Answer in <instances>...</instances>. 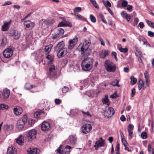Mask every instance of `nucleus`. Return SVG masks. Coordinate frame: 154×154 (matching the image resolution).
<instances>
[{"label": "nucleus", "mask_w": 154, "mask_h": 154, "mask_svg": "<svg viewBox=\"0 0 154 154\" xmlns=\"http://www.w3.org/2000/svg\"><path fill=\"white\" fill-rule=\"evenodd\" d=\"M23 24L24 26L25 29L29 30L32 29L35 26L34 23L32 22L29 20H26L24 22Z\"/></svg>", "instance_id": "nucleus-10"}, {"label": "nucleus", "mask_w": 154, "mask_h": 154, "mask_svg": "<svg viewBox=\"0 0 154 154\" xmlns=\"http://www.w3.org/2000/svg\"><path fill=\"white\" fill-rule=\"evenodd\" d=\"M120 145L119 144H117L115 149L116 154H120L119 153Z\"/></svg>", "instance_id": "nucleus-40"}, {"label": "nucleus", "mask_w": 154, "mask_h": 154, "mask_svg": "<svg viewBox=\"0 0 154 154\" xmlns=\"http://www.w3.org/2000/svg\"><path fill=\"white\" fill-rule=\"evenodd\" d=\"M16 142L20 145H23L24 144V137L23 135H20L16 140Z\"/></svg>", "instance_id": "nucleus-21"}, {"label": "nucleus", "mask_w": 154, "mask_h": 154, "mask_svg": "<svg viewBox=\"0 0 154 154\" xmlns=\"http://www.w3.org/2000/svg\"><path fill=\"white\" fill-rule=\"evenodd\" d=\"M91 1L95 7L96 8H99L98 5L95 0H91Z\"/></svg>", "instance_id": "nucleus-45"}, {"label": "nucleus", "mask_w": 154, "mask_h": 154, "mask_svg": "<svg viewBox=\"0 0 154 154\" xmlns=\"http://www.w3.org/2000/svg\"><path fill=\"white\" fill-rule=\"evenodd\" d=\"M148 35L151 37H153L154 36V32L149 31L148 32Z\"/></svg>", "instance_id": "nucleus-52"}, {"label": "nucleus", "mask_w": 154, "mask_h": 154, "mask_svg": "<svg viewBox=\"0 0 154 154\" xmlns=\"http://www.w3.org/2000/svg\"><path fill=\"white\" fill-rule=\"evenodd\" d=\"M90 45V42L89 41H86L82 45H80L79 46V48L80 47V50L81 54H84V57H86L89 55L90 54V49L89 48Z\"/></svg>", "instance_id": "nucleus-2"}, {"label": "nucleus", "mask_w": 154, "mask_h": 154, "mask_svg": "<svg viewBox=\"0 0 154 154\" xmlns=\"http://www.w3.org/2000/svg\"><path fill=\"white\" fill-rule=\"evenodd\" d=\"M64 26H68L69 27H71L72 26V24L69 21H64Z\"/></svg>", "instance_id": "nucleus-42"}, {"label": "nucleus", "mask_w": 154, "mask_h": 154, "mask_svg": "<svg viewBox=\"0 0 154 154\" xmlns=\"http://www.w3.org/2000/svg\"><path fill=\"white\" fill-rule=\"evenodd\" d=\"M143 85V82L142 80L140 79L139 82L138 88L139 90H140L142 88Z\"/></svg>", "instance_id": "nucleus-39"}, {"label": "nucleus", "mask_w": 154, "mask_h": 154, "mask_svg": "<svg viewBox=\"0 0 154 154\" xmlns=\"http://www.w3.org/2000/svg\"><path fill=\"white\" fill-rule=\"evenodd\" d=\"M27 116L26 115H24L22 119H19L17 122V127L19 130H21L24 128L25 122L27 121Z\"/></svg>", "instance_id": "nucleus-5"}, {"label": "nucleus", "mask_w": 154, "mask_h": 154, "mask_svg": "<svg viewBox=\"0 0 154 154\" xmlns=\"http://www.w3.org/2000/svg\"><path fill=\"white\" fill-rule=\"evenodd\" d=\"M108 51L105 49H103L100 53V56L101 58H105L108 54Z\"/></svg>", "instance_id": "nucleus-26"}, {"label": "nucleus", "mask_w": 154, "mask_h": 154, "mask_svg": "<svg viewBox=\"0 0 154 154\" xmlns=\"http://www.w3.org/2000/svg\"><path fill=\"white\" fill-rule=\"evenodd\" d=\"M78 41V38L75 37L73 39H70L69 41V45L68 46V48L69 49H72L76 44Z\"/></svg>", "instance_id": "nucleus-12"}, {"label": "nucleus", "mask_w": 154, "mask_h": 154, "mask_svg": "<svg viewBox=\"0 0 154 154\" xmlns=\"http://www.w3.org/2000/svg\"><path fill=\"white\" fill-rule=\"evenodd\" d=\"M134 127V126L133 125L129 124L128 127V130L129 133V135L130 137L131 138L133 137V129Z\"/></svg>", "instance_id": "nucleus-23"}, {"label": "nucleus", "mask_w": 154, "mask_h": 154, "mask_svg": "<svg viewBox=\"0 0 154 154\" xmlns=\"http://www.w3.org/2000/svg\"><path fill=\"white\" fill-rule=\"evenodd\" d=\"M90 18L91 21L93 23H95L96 21V19L92 15H90Z\"/></svg>", "instance_id": "nucleus-48"}, {"label": "nucleus", "mask_w": 154, "mask_h": 154, "mask_svg": "<svg viewBox=\"0 0 154 154\" xmlns=\"http://www.w3.org/2000/svg\"><path fill=\"white\" fill-rule=\"evenodd\" d=\"M71 148V147L69 146L63 148V145H61L57 150L56 154H69Z\"/></svg>", "instance_id": "nucleus-4"}, {"label": "nucleus", "mask_w": 154, "mask_h": 154, "mask_svg": "<svg viewBox=\"0 0 154 154\" xmlns=\"http://www.w3.org/2000/svg\"><path fill=\"white\" fill-rule=\"evenodd\" d=\"M93 60L90 57H87L83 60L82 63V67L83 70L85 71H89L91 69Z\"/></svg>", "instance_id": "nucleus-1"}, {"label": "nucleus", "mask_w": 154, "mask_h": 154, "mask_svg": "<svg viewBox=\"0 0 154 154\" xmlns=\"http://www.w3.org/2000/svg\"><path fill=\"white\" fill-rule=\"evenodd\" d=\"M106 4H107L106 5V4H104L105 5L106 7H107V5H108L109 7H111V4L109 1H108V0L106 1Z\"/></svg>", "instance_id": "nucleus-60"}, {"label": "nucleus", "mask_w": 154, "mask_h": 154, "mask_svg": "<svg viewBox=\"0 0 154 154\" xmlns=\"http://www.w3.org/2000/svg\"><path fill=\"white\" fill-rule=\"evenodd\" d=\"M40 150L38 151V149L36 148L32 147L27 150V154H37L39 152Z\"/></svg>", "instance_id": "nucleus-18"}, {"label": "nucleus", "mask_w": 154, "mask_h": 154, "mask_svg": "<svg viewBox=\"0 0 154 154\" xmlns=\"http://www.w3.org/2000/svg\"><path fill=\"white\" fill-rule=\"evenodd\" d=\"M72 15H73V13H72ZM74 15L75 16V17L78 20L82 21H85L86 19L85 18L83 17L80 14H74Z\"/></svg>", "instance_id": "nucleus-31"}, {"label": "nucleus", "mask_w": 154, "mask_h": 154, "mask_svg": "<svg viewBox=\"0 0 154 154\" xmlns=\"http://www.w3.org/2000/svg\"><path fill=\"white\" fill-rule=\"evenodd\" d=\"M83 115V116L85 117H88L91 118V115L90 114L89 112L87 111L86 112L84 111H81Z\"/></svg>", "instance_id": "nucleus-35"}, {"label": "nucleus", "mask_w": 154, "mask_h": 154, "mask_svg": "<svg viewBox=\"0 0 154 154\" xmlns=\"http://www.w3.org/2000/svg\"><path fill=\"white\" fill-rule=\"evenodd\" d=\"M8 106L3 104H1L0 105V110L3 109H8Z\"/></svg>", "instance_id": "nucleus-47"}, {"label": "nucleus", "mask_w": 154, "mask_h": 154, "mask_svg": "<svg viewBox=\"0 0 154 154\" xmlns=\"http://www.w3.org/2000/svg\"><path fill=\"white\" fill-rule=\"evenodd\" d=\"M142 57H137V60L140 63H143V62L142 59Z\"/></svg>", "instance_id": "nucleus-61"}, {"label": "nucleus", "mask_w": 154, "mask_h": 154, "mask_svg": "<svg viewBox=\"0 0 154 154\" xmlns=\"http://www.w3.org/2000/svg\"><path fill=\"white\" fill-rule=\"evenodd\" d=\"M117 97V95L116 94H113L111 95L110 96V97L112 98H115Z\"/></svg>", "instance_id": "nucleus-62"}, {"label": "nucleus", "mask_w": 154, "mask_h": 154, "mask_svg": "<svg viewBox=\"0 0 154 154\" xmlns=\"http://www.w3.org/2000/svg\"><path fill=\"white\" fill-rule=\"evenodd\" d=\"M11 21L8 23H6L2 26V30L3 31H6L8 30L9 29V24L11 23Z\"/></svg>", "instance_id": "nucleus-29"}, {"label": "nucleus", "mask_w": 154, "mask_h": 154, "mask_svg": "<svg viewBox=\"0 0 154 154\" xmlns=\"http://www.w3.org/2000/svg\"><path fill=\"white\" fill-rule=\"evenodd\" d=\"M37 134L36 131L34 129H32L28 132L27 138L29 140L31 141L36 137Z\"/></svg>", "instance_id": "nucleus-8"}, {"label": "nucleus", "mask_w": 154, "mask_h": 154, "mask_svg": "<svg viewBox=\"0 0 154 154\" xmlns=\"http://www.w3.org/2000/svg\"><path fill=\"white\" fill-rule=\"evenodd\" d=\"M22 112V109L20 107L15 108L14 109V113L17 116L21 114Z\"/></svg>", "instance_id": "nucleus-24"}, {"label": "nucleus", "mask_w": 154, "mask_h": 154, "mask_svg": "<svg viewBox=\"0 0 154 154\" xmlns=\"http://www.w3.org/2000/svg\"><path fill=\"white\" fill-rule=\"evenodd\" d=\"M33 88V85L29 83H26L25 85V88L26 90H30Z\"/></svg>", "instance_id": "nucleus-34"}, {"label": "nucleus", "mask_w": 154, "mask_h": 154, "mask_svg": "<svg viewBox=\"0 0 154 154\" xmlns=\"http://www.w3.org/2000/svg\"><path fill=\"white\" fill-rule=\"evenodd\" d=\"M130 79H131V83L132 85H134L137 82V79L133 76L131 77Z\"/></svg>", "instance_id": "nucleus-36"}, {"label": "nucleus", "mask_w": 154, "mask_h": 154, "mask_svg": "<svg viewBox=\"0 0 154 154\" xmlns=\"http://www.w3.org/2000/svg\"><path fill=\"white\" fill-rule=\"evenodd\" d=\"M15 30H12L9 33V35L10 36H14V34Z\"/></svg>", "instance_id": "nucleus-53"}, {"label": "nucleus", "mask_w": 154, "mask_h": 154, "mask_svg": "<svg viewBox=\"0 0 154 154\" xmlns=\"http://www.w3.org/2000/svg\"><path fill=\"white\" fill-rule=\"evenodd\" d=\"M104 66L108 72H114L116 69V65L112 62L108 60L105 61Z\"/></svg>", "instance_id": "nucleus-3"}, {"label": "nucleus", "mask_w": 154, "mask_h": 154, "mask_svg": "<svg viewBox=\"0 0 154 154\" xmlns=\"http://www.w3.org/2000/svg\"><path fill=\"white\" fill-rule=\"evenodd\" d=\"M119 81L116 79H115L114 80L112 81L111 83V85L113 86H117L119 87L120 85H118Z\"/></svg>", "instance_id": "nucleus-37"}, {"label": "nucleus", "mask_w": 154, "mask_h": 154, "mask_svg": "<svg viewBox=\"0 0 154 154\" xmlns=\"http://www.w3.org/2000/svg\"><path fill=\"white\" fill-rule=\"evenodd\" d=\"M137 52L138 54H136V55L137 57H143V54L140 51H138Z\"/></svg>", "instance_id": "nucleus-54"}, {"label": "nucleus", "mask_w": 154, "mask_h": 154, "mask_svg": "<svg viewBox=\"0 0 154 154\" xmlns=\"http://www.w3.org/2000/svg\"><path fill=\"white\" fill-rule=\"evenodd\" d=\"M122 16L125 18L128 21H129L131 19V16L130 14H128L125 11H123L121 13Z\"/></svg>", "instance_id": "nucleus-28"}, {"label": "nucleus", "mask_w": 154, "mask_h": 154, "mask_svg": "<svg viewBox=\"0 0 154 154\" xmlns=\"http://www.w3.org/2000/svg\"><path fill=\"white\" fill-rule=\"evenodd\" d=\"M14 128V126L12 125H6L4 126L3 129L4 131H6L8 130L11 131L13 130Z\"/></svg>", "instance_id": "nucleus-27"}, {"label": "nucleus", "mask_w": 154, "mask_h": 154, "mask_svg": "<svg viewBox=\"0 0 154 154\" xmlns=\"http://www.w3.org/2000/svg\"><path fill=\"white\" fill-rule=\"evenodd\" d=\"M101 101L103 104L107 106H109L110 104L108 99V96L107 94L105 95L104 97L102 99Z\"/></svg>", "instance_id": "nucleus-22"}, {"label": "nucleus", "mask_w": 154, "mask_h": 154, "mask_svg": "<svg viewBox=\"0 0 154 154\" xmlns=\"http://www.w3.org/2000/svg\"><path fill=\"white\" fill-rule=\"evenodd\" d=\"M95 143L97 145L98 147L103 146L105 143L104 141L103 140L102 137H100V140L96 141Z\"/></svg>", "instance_id": "nucleus-30"}, {"label": "nucleus", "mask_w": 154, "mask_h": 154, "mask_svg": "<svg viewBox=\"0 0 154 154\" xmlns=\"http://www.w3.org/2000/svg\"><path fill=\"white\" fill-rule=\"evenodd\" d=\"M138 26L140 27V28L142 29L144 26V25L143 23L140 22L139 23Z\"/></svg>", "instance_id": "nucleus-58"}, {"label": "nucleus", "mask_w": 154, "mask_h": 154, "mask_svg": "<svg viewBox=\"0 0 154 154\" xmlns=\"http://www.w3.org/2000/svg\"><path fill=\"white\" fill-rule=\"evenodd\" d=\"M62 91L63 93H66L69 91V88L67 87L64 86L62 88Z\"/></svg>", "instance_id": "nucleus-41"}, {"label": "nucleus", "mask_w": 154, "mask_h": 154, "mask_svg": "<svg viewBox=\"0 0 154 154\" xmlns=\"http://www.w3.org/2000/svg\"><path fill=\"white\" fill-rule=\"evenodd\" d=\"M119 50L120 52L124 53H126L128 51V49L126 48H119Z\"/></svg>", "instance_id": "nucleus-49"}, {"label": "nucleus", "mask_w": 154, "mask_h": 154, "mask_svg": "<svg viewBox=\"0 0 154 154\" xmlns=\"http://www.w3.org/2000/svg\"><path fill=\"white\" fill-rule=\"evenodd\" d=\"M47 59L49 60V61L48 62V63H51L53 61L54 59L53 57L52 56L48 55L46 57Z\"/></svg>", "instance_id": "nucleus-44"}, {"label": "nucleus", "mask_w": 154, "mask_h": 154, "mask_svg": "<svg viewBox=\"0 0 154 154\" xmlns=\"http://www.w3.org/2000/svg\"><path fill=\"white\" fill-rule=\"evenodd\" d=\"M112 56H114V58L116 60V61H117L118 59L116 57V53L115 52H112Z\"/></svg>", "instance_id": "nucleus-55"}, {"label": "nucleus", "mask_w": 154, "mask_h": 154, "mask_svg": "<svg viewBox=\"0 0 154 154\" xmlns=\"http://www.w3.org/2000/svg\"><path fill=\"white\" fill-rule=\"evenodd\" d=\"M13 51V49L12 48H8L4 51L3 55L5 57L9 58L12 55Z\"/></svg>", "instance_id": "nucleus-9"}, {"label": "nucleus", "mask_w": 154, "mask_h": 154, "mask_svg": "<svg viewBox=\"0 0 154 154\" xmlns=\"http://www.w3.org/2000/svg\"><path fill=\"white\" fill-rule=\"evenodd\" d=\"M54 21L53 19H42L40 20L39 23L42 26H45L46 25L48 26L52 24Z\"/></svg>", "instance_id": "nucleus-7"}, {"label": "nucleus", "mask_w": 154, "mask_h": 154, "mask_svg": "<svg viewBox=\"0 0 154 154\" xmlns=\"http://www.w3.org/2000/svg\"><path fill=\"white\" fill-rule=\"evenodd\" d=\"M28 123L29 126H31L35 123V122L33 120L30 119H29Z\"/></svg>", "instance_id": "nucleus-50"}, {"label": "nucleus", "mask_w": 154, "mask_h": 154, "mask_svg": "<svg viewBox=\"0 0 154 154\" xmlns=\"http://www.w3.org/2000/svg\"><path fill=\"white\" fill-rule=\"evenodd\" d=\"M50 125L49 123L47 122H43L41 126V130L43 131H48L50 128Z\"/></svg>", "instance_id": "nucleus-17"}, {"label": "nucleus", "mask_w": 154, "mask_h": 154, "mask_svg": "<svg viewBox=\"0 0 154 154\" xmlns=\"http://www.w3.org/2000/svg\"><path fill=\"white\" fill-rule=\"evenodd\" d=\"M141 137L143 139H146L147 138V136L146 133L145 131L142 132L141 134Z\"/></svg>", "instance_id": "nucleus-43"}, {"label": "nucleus", "mask_w": 154, "mask_h": 154, "mask_svg": "<svg viewBox=\"0 0 154 154\" xmlns=\"http://www.w3.org/2000/svg\"><path fill=\"white\" fill-rule=\"evenodd\" d=\"M14 32V38L15 39H18L20 36V32L19 31L16 30H15V32Z\"/></svg>", "instance_id": "nucleus-32"}, {"label": "nucleus", "mask_w": 154, "mask_h": 154, "mask_svg": "<svg viewBox=\"0 0 154 154\" xmlns=\"http://www.w3.org/2000/svg\"><path fill=\"white\" fill-rule=\"evenodd\" d=\"M39 114L38 112H36L34 113V116L36 118H38L39 117Z\"/></svg>", "instance_id": "nucleus-63"}, {"label": "nucleus", "mask_w": 154, "mask_h": 154, "mask_svg": "<svg viewBox=\"0 0 154 154\" xmlns=\"http://www.w3.org/2000/svg\"><path fill=\"white\" fill-rule=\"evenodd\" d=\"M55 102L57 104H59L61 102V101L59 99H56L55 100Z\"/></svg>", "instance_id": "nucleus-56"}, {"label": "nucleus", "mask_w": 154, "mask_h": 154, "mask_svg": "<svg viewBox=\"0 0 154 154\" xmlns=\"http://www.w3.org/2000/svg\"><path fill=\"white\" fill-rule=\"evenodd\" d=\"M53 45L50 44L46 46L45 48V51L47 53H49L51 50Z\"/></svg>", "instance_id": "nucleus-33"}, {"label": "nucleus", "mask_w": 154, "mask_h": 154, "mask_svg": "<svg viewBox=\"0 0 154 154\" xmlns=\"http://www.w3.org/2000/svg\"><path fill=\"white\" fill-rule=\"evenodd\" d=\"M10 94V90L7 88H5L3 91L2 98L4 100H6L8 98Z\"/></svg>", "instance_id": "nucleus-14"}, {"label": "nucleus", "mask_w": 154, "mask_h": 154, "mask_svg": "<svg viewBox=\"0 0 154 154\" xmlns=\"http://www.w3.org/2000/svg\"><path fill=\"white\" fill-rule=\"evenodd\" d=\"M128 7L127 8V9L128 10L131 11V10L132 8V6L131 5H128Z\"/></svg>", "instance_id": "nucleus-64"}, {"label": "nucleus", "mask_w": 154, "mask_h": 154, "mask_svg": "<svg viewBox=\"0 0 154 154\" xmlns=\"http://www.w3.org/2000/svg\"><path fill=\"white\" fill-rule=\"evenodd\" d=\"M135 93V88H133L131 91V96L133 97H134Z\"/></svg>", "instance_id": "nucleus-59"}, {"label": "nucleus", "mask_w": 154, "mask_h": 154, "mask_svg": "<svg viewBox=\"0 0 154 154\" xmlns=\"http://www.w3.org/2000/svg\"><path fill=\"white\" fill-rule=\"evenodd\" d=\"M146 22L149 26L152 28H154V23L152 22L151 21L148 20H146Z\"/></svg>", "instance_id": "nucleus-38"}, {"label": "nucleus", "mask_w": 154, "mask_h": 154, "mask_svg": "<svg viewBox=\"0 0 154 154\" xmlns=\"http://www.w3.org/2000/svg\"><path fill=\"white\" fill-rule=\"evenodd\" d=\"M128 2L127 1L125 0H123L122 3V6L123 7H126L127 6Z\"/></svg>", "instance_id": "nucleus-46"}, {"label": "nucleus", "mask_w": 154, "mask_h": 154, "mask_svg": "<svg viewBox=\"0 0 154 154\" xmlns=\"http://www.w3.org/2000/svg\"><path fill=\"white\" fill-rule=\"evenodd\" d=\"M64 26V21L60 22L57 26L58 27Z\"/></svg>", "instance_id": "nucleus-57"}, {"label": "nucleus", "mask_w": 154, "mask_h": 154, "mask_svg": "<svg viewBox=\"0 0 154 154\" xmlns=\"http://www.w3.org/2000/svg\"><path fill=\"white\" fill-rule=\"evenodd\" d=\"M64 43L63 41H61L59 42L56 46L54 48V50L56 51H58L63 48H64L65 47L64 46Z\"/></svg>", "instance_id": "nucleus-19"}, {"label": "nucleus", "mask_w": 154, "mask_h": 154, "mask_svg": "<svg viewBox=\"0 0 154 154\" xmlns=\"http://www.w3.org/2000/svg\"><path fill=\"white\" fill-rule=\"evenodd\" d=\"M58 51L57 55L59 58L64 57L67 53V48H63V49Z\"/></svg>", "instance_id": "nucleus-15"}, {"label": "nucleus", "mask_w": 154, "mask_h": 154, "mask_svg": "<svg viewBox=\"0 0 154 154\" xmlns=\"http://www.w3.org/2000/svg\"><path fill=\"white\" fill-rule=\"evenodd\" d=\"M7 154H17V150L13 146H11L8 148Z\"/></svg>", "instance_id": "nucleus-20"}, {"label": "nucleus", "mask_w": 154, "mask_h": 154, "mask_svg": "<svg viewBox=\"0 0 154 154\" xmlns=\"http://www.w3.org/2000/svg\"><path fill=\"white\" fill-rule=\"evenodd\" d=\"M69 140L70 143L72 145H75L77 141L76 137L73 135H71L69 137Z\"/></svg>", "instance_id": "nucleus-25"}, {"label": "nucleus", "mask_w": 154, "mask_h": 154, "mask_svg": "<svg viewBox=\"0 0 154 154\" xmlns=\"http://www.w3.org/2000/svg\"><path fill=\"white\" fill-rule=\"evenodd\" d=\"M64 32V30L63 29L61 28L58 29L57 30V33L54 35L53 36V39H54L57 38L62 36Z\"/></svg>", "instance_id": "nucleus-13"}, {"label": "nucleus", "mask_w": 154, "mask_h": 154, "mask_svg": "<svg viewBox=\"0 0 154 154\" xmlns=\"http://www.w3.org/2000/svg\"><path fill=\"white\" fill-rule=\"evenodd\" d=\"M115 112L113 108L109 106H106L105 110H104V115L105 117L108 118H110L115 114Z\"/></svg>", "instance_id": "nucleus-6"}, {"label": "nucleus", "mask_w": 154, "mask_h": 154, "mask_svg": "<svg viewBox=\"0 0 154 154\" xmlns=\"http://www.w3.org/2000/svg\"><path fill=\"white\" fill-rule=\"evenodd\" d=\"M50 77V78L54 76L57 74V70L55 69V66L52 65L49 69Z\"/></svg>", "instance_id": "nucleus-16"}, {"label": "nucleus", "mask_w": 154, "mask_h": 154, "mask_svg": "<svg viewBox=\"0 0 154 154\" xmlns=\"http://www.w3.org/2000/svg\"><path fill=\"white\" fill-rule=\"evenodd\" d=\"M82 10L81 8L80 7H77L74 10V12H80Z\"/></svg>", "instance_id": "nucleus-51"}, {"label": "nucleus", "mask_w": 154, "mask_h": 154, "mask_svg": "<svg viewBox=\"0 0 154 154\" xmlns=\"http://www.w3.org/2000/svg\"><path fill=\"white\" fill-rule=\"evenodd\" d=\"M92 129V127L90 124H85L82 128V132L85 134L89 133Z\"/></svg>", "instance_id": "nucleus-11"}]
</instances>
